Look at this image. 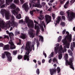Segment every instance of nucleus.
Masks as SVG:
<instances>
[{
	"label": "nucleus",
	"instance_id": "f257e3e1",
	"mask_svg": "<svg viewBox=\"0 0 75 75\" xmlns=\"http://www.w3.org/2000/svg\"><path fill=\"white\" fill-rule=\"evenodd\" d=\"M69 32L66 31V35H67L64 39L62 40V42L64 45H65V46L64 47V50L62 47V45H60L59 48H58L59 45L57 43L56 45V47H55L54 49V51L55 54H57L58 51V54H59L58 56V58L59 59H61L62 57V54H64V52L67 51V48H69V42L71 41V39L72 35L71 34L69 35Z\"/></svg>",
	"mask_w": 75,
	"mask_h": 75
},
{
	"label": "nucleus",
	"instance_id": "f03ea898",
	"mask_svg": "<svg viewBox=\"0 0 75 75\" xmlns=\"http://www.w3.org/2000/svg\"><path fill=\"white\" fill-rule=\"evenodd\" d=\"M31 42H27L26 44V47H25V50H27L26 52L25 55H24V59L27 61H29V54L30 52L31 51V48L33 49V51H34V45H32L31 47L30 46Z\"/></svg>",
	"mask_w": 75,
	"mask_h": 75
},
{
	"label": "nucleus",
	"instance_id": "7ed1b4c3",
	"mask_svg": "<svg viewBox=\"0 0 75 75\" xmlns=\"http://www.w3.org/2000/svg\"><path fill=\"white\" fill-rule=\"evenodd\" d=\"M34 22L35 23V29H37L36 31V35L38 36V33L39 31H40V27L39 26H40V28L41 29L42 31L43 32L44 31V28L43 27V25L44 26V27L45 28V23H44L43 21H41L40 22V25H37V24H38V23L35 20H34Z\"/></svg>",
	"mask_w": 75,
	"mask_h": 75
},
{
	"label": "nucleus",
	"instance_id": "20e7f679",
	"mask_svg": "<svg viewBox=\"0 0 75 75\" xmlns=\"http://www.w3.org/2000/svg\"><path fill=\"white\" fill-rule=\"evenodd\" d=\"M15 19L14 18V17L13 16H12L11 18V22L10 21H7L6 22V25H5L6 23H5L4 25V27L3 28L2 27H1V28H9L10 27V24H11V26H16L17 25V23L14 21Z\"/></svg>",
	"mask_w": 75,
	"mask_h": 75
},
{
	"label": "nucleus",
	"instance_id": "39448f33",
	"mask_svg": "<svg viewBox=\"0 0 75 75\" xmlns=\"http://www.w3.org/2000/svg\"><path fill=\"white\" fill-rule=\"evenodd\" d=\"M64 58L66 60V65H67V64L68 65H70V68H71L73 70H74V67H73V63H72V62L73 61V58H71L70 59L69 62H68V61L67 60V59L68 58V54H66L65 55Z\"/></svg>",
	"mask_w": 75,
	"mask_h": 75
},
{
	"label": "nucleus",
	"instance_id": "423d86ee",
	"mask_svg": "<svg viewBox=\"0 0 75 75\" xmlns=\"http://www.w3.org/2000/svg\"><path fill=\"white\" fill-rule=\"evenodd\" d=\"M6 57L7 58V60L8 61H11L12 59V57L11 56V54L10 53L7 52H4V53H2L1 54V57L2 59H4L6 58Z\"/></svg>",
	"mask_w": 75,
	"mask_h": 75
},
{
	"label": "nucleus",
	"instance_id": "0eeeda50",
	"mask_svg": "<svg viewBox=\"0 0 75 75\" xmlns=\"http://www.w3.org/2000/svg\"><path fill=\"white\" fill-rule=\"evenodd\" d=\"M0 13L2 14L3 17H4V14H5V16L6 20H9L10 18V12L6 11L5 9H1L0 11Z\"/></svg>",
	"mask_w": 75,
	"mask_h": 75
},
{
	"label": "nucleus",
	"instance_id": "6e6552de",
	"mask_svg": "<svg viewBox=\"0 0 75 75\" xmlns=\"http://www.w3.org/2000/svg\"><path fill=\"white\" fill-rule=\"evenodd\" d=\"M25 22L26 23H28V26L29 28H34V25L33 23V21L29 19V18L26 17Z\"/></svg>",
	"mask_w": 75,
	"mask_h": 75
},
{
	"label": "nucleus",
	"instance_id": "1a4fd4ad",
	"mask_svg": "<svg viewBox=\"0 0 75 75\" xmlns=\"http://www.w3.org/2000/svg\"><path fill=\"white\" fill-rule=\"evenodd\" d=\"M68 14L67 18L68 19L69 21H71L72 20L73 18L75 17V13L72 11H70L68 10L67 12Z\"/></svg>",
	"mask_w": 75,
	"mask_h": 75
},
{
	"label": "nucleus",
	"instance_id": "9d476101",
	"mask_svg": "<svg viewBox=\"0 0 75 75\" xmlns=\"http://www.w3.org/2000/svg\"><path fill=\"white\" fill-rule=\"evenodd\" d=\"M12 35H14V34H13V33H11L9 35L11 40L9 42V44H10V48L11 50H13V49H15V48H16V46H14V43H13V42H12V40H14V38H11V36H12Z\"/></svg>",
	"mask_w": 75,
	"mask_h": 75
},
{
	"label": "nucleus",
	"instance_id": "9b49d317",
	"mask_svg": "<svg viewBox=\"0 0 75 75\" xmlns=\"http://www.w3.org/2000/svg\"><path fill=\"white\" fill-rule=\"evenodd\" d=\"M35 0H30V3H34L35 2ZM38 4H33V7H38V8H41L42 6H41L40 3V0H37Z\"/></svg>",
	"mask_w": 75,
	"mask_h": 75
},
{
	"label": "nucleus",
	"instance_id": "f8f14e48",
	"mask_svg": "<svg viewBox=\"0 0 75 75\" xmlns=\"http://www.w3.org/2000/svg\"><path fill=\"white\" fill-rule=\"evenodd\" d=\"M47 24H48L51 21V17L48 15H46L45 16Z\"/></svg>",
	"mask_w": 75,
	"mask_h": 75
},
{
	"label": "nucleus",
	"instance_id": "ddd939ff",
	"mask_svg": "<svg viewBox=\"0 0 75 75\" xmlns=\"http://www.w3.org/2000/svg\"><path fill=\"white\" fill-rule=\"evenodd\" d=\"M33 30L31 29H30L28 31V34L29 35L30 37L32 38L34 37V35L33 33Z\"/></svg>",
	"mask_w": 75,
	"mask_h": 75
},
{
	"label": "nucleus",
	"instance_id": "4468645a",
	"mask_svg": "<svg viewBox=\"0 0 75 75\" xmlns=\"http://www.w3.org/2000/svg\"><path fill=\"white\" fill-rule=\"evenodd\" d=\"M22 8L25 9V10L26 12H27L28 11V4L27 3H25L24 4H23L22 6Z\"/></svg>",
	"mask_w": 75,
	"mask_h": 75
},
{
	"label": "nucleus",
	"instance_id": "2eb2a0df",
	"mask_svg": "<svg viewBox=\"0 0 75 75\" xmlns=\"http://www.w3.org/2000/svg\"><path fill=\"white\" fill-rule=\"evenodd\" d=\"M4 24H5V22L4 21L0 18V27L4 28L5 27L4 26Z\"/></svg>",
	"mask_w": 75,
	"mask_h": 75
},
{
	"label": "nucleus",
	"instance_id": "dca6fc26",
	"mask_svg": "<svg viewBox=\"0 0 75 75\" xmlns=\"http://www.w3.org/2000/svg\"><path fill=\"white\" fill-rule=\"evenodd\" d=\"M50 74L51 75H52L54 74H56V69H50Z\"/></svg>",
	"mask_w": 75,
	"mask_h": 75
},
{
	"label": "nucleus",
	"instance_id": "f3484780",
	"mask_svg": "<svg viewBox=\"0 0 75 75\" xmlns=\"http://www.w3.org/2000/svg\"><path fill=\"white\" fill-rule=\"evenodd\" d=\"M75 42H73L71 43L70 46V48L71 50H72V51H73V50H74V48H75Z\"/></svg>",
	"mask_w": 75,
	"mask_h": 75
},
{
	"label": "nucleus",
	"instance_id": "a211bd4d",
	"mask_svg": "<svg viewBox=\"0 0 75 75\" xmlns=\"http://www.w3.org/2000/svg\"><path fill=\"white\" fill-rule=\"evenodd\" d=\"M10 8H13V9H15L16 8V6L14 4H11L10 7H8V8L9 9Z\"/></svg>",
	"mask_w": 75,
	"mask_h": 75
},
{
	"label": "nucleus",
	"instance_id": "6ab92c4d",
	"mask_svg": "<svg viewBox=\"0 0 75 75\" xmlns=\"http://www.w3.org/2000/svg\"><path fill=\"white\" fill-rule=\"evenodd\" d=\"M9 49V45H5L3 48L4 50H8Z\"/></svg>",
	"mask_w": 75,
	"mask_h": 75
},
{
	"label": "nucleus",
	"instance_id": "aec40b11",
	"mask_svg": "<svg viewBox=\"0 0 75 75\" xmlns=\"http://www.w3.org/2000/svg\"><path fill=\"white\" fill-rule=\"evenodd\" d=\"M69 1H68L64 6V7L65 8H68V6L69 4Z\"/></svg>",
	"mask_w": 75,
	"mask_h": 75
},
{
	"label": "nucleus",
	"instance_id": "412c9836",
	"mask_svg": "<svg viewBox=\"0 0 75 75\" xmlns=\"http://www.w3.org/2000/svg\"><path fill=\"white\" fill-rule=\"evenodd\" d=\"M11 11L12 13H13L14 16H16L17 14H18V13L16 12L15 10H11Z\"/></svg>",
	"mask_w": 75,
	"mask_h": 75
},
{
	"label": "nucleus",
	"instance_id": "4be33fe9",
	"mask_svg": "<svg viewBox=\"0 0 75 75\" xmlns=\"http://www.w3.org/2000/svg\"><path fill=\"white\" fill-rule=\"evenodd\" d=\"M21 37L22 38H23V39H24L26 37V35L25 34H22Z\"/></svg>",
	"mask_w": 75,
	"mask_h": 75
},
{
	"label": "nucleus",
	"instance_id": "5701e85b",
	"mask_svg": "<svg viewBox=\"0 0 75 75\" xmlns=\"http://www.w3.org/2000/svg\"><path fill=\"white\" fill-rule=\"evenodd\" d=\"M13 0H6V3L7 5L9 4V3L10 2H11V1H13Z\"/></svg>",
	"mask_w": 75,
	"mask_h": 75
},
{
	"label": "nucleus",
	"instance_id": "b1692460",
	"mask_svg": "<svg viewBox=\"0 0 75 75\" xmlns=\"http://www.w3.org/2000/svg\"><path fill=\"white\" fill-rule=\"evenodd\" d=\"M16 17L17 19H20V18H21V14H19L18 15L16 16Z\"/></svg>",
	"mask_w": 75,
	"mask_h": 75
},
{
	"label": "nucleus",
	"instance_id": "393cba45",
	"mask_svg": "<svg viewBox=\"0 0 75 75\" xmlns=\"http://www.w3.org/2000/svg\"><path fill=\"white\" fill-rule=\"evenodd\" d=\"M60 25H62V27H64V26L65 25V22H61L60 23Z\"/></svg>",
	"mask_w": 75,
	"mask_h": 75
},
{
	"label": "nucleus",
	"instance_id": "a878e982",
	"mask_svg": "<svg viewBox=\"0 0 75 75\" xmlns=\"http://www.w3.org/2000/svg\"><path fill=\"white\" fill-rule=\"evenodd\" d=\"M35 11H36V10H33L32 11H30V14H31L32 16H33V13H34V12Z\"/></svg>",
	"mask_w": 75,
	"mask_h": 75
},
{
	"label": "nucleus",
	"instance_id": "bb28decb",
	"mask_svg": "<svg viewBox=\"0 0 75 75\" xmlns=\"http://www.w3.org/2000/svg\"><path fill=\"white\" fill-rule=\"evenodd\" d=\"M54 57V53L53 52H52L51 53V54L48 57V58H51V57Z\"/></svg>",
	"mask_w": 75,
	"mask_h": 75
},
{
	"label": "nucleus",
	"instance_id": "cd10ccee",
	"mask_svg": "<svg viewBox=\"0 0 75 75\" xmlns=\"http://www.w3.org/2000/svg\"><path fill=\"white\" fill-rule=\"evenodd\" d=\"M60 17H59L57 19V20L56 21L57 23H58V24H59V21H60Z\"/></svg>",
	"mask_w": 75,
	"mask_h": 75
},
{
	"label": "nucleus",
	"instance_id": "c85d7f7f",
	"mask_svg": "<svg viewBox=\"0 0 75 75\" xmlns=\"http://www.w3.org/2000/svg\"><path fill=\"white\" fill-rule=\"evenodd\" d=\"M68 53H69V55H70L71 56L72 55V53L70 50L68 49Z\"/></svg>",
	"mask_w": 75,
	"mask_h": 75
},
{
	"label": "nucleus",
	"instance_id": "c756f323",
	"mask_svg": "<svg viewBox=\"0 0 75 75\" xmlns=\"http://www.w3.org/2000/svg\"><path fill=\"white\" fill-rule=\"evenodd\" d=\"M62 39V36H59L58 38V42H59L61 41V39Z\"/></svg>",
	"mask_w": 75,
	"mask_h": 75
},
{
	"label": "nucleus",
	"instance_id": "7c9ffc66",
	"mask_svg": "<svg viewBox=\"0 0 75 75\" xmlns=\"http://www.w3.org/2000/svg\"><path fill=\"white\" fill-rule=\"evenodd\" d=\"M61 71V69H60V68L58 67L57 68V71L58 74H59V72H60V71Z\"/></svg>",
	"mask_w": 75,
	"mask_h": 75
},
{
	"label": "nucleus",
	"instance_id": "2f4dec72",
	"mask_svg": "<svg viewBox=\"0 0 75 75\" xmlns=\"http://www.w3.org/2000/svg\"><path fill=\"white\" fill-rule=\"evenodd\" d=\"M53 61L54 63L56 62L57 63H58V61L57 60V59L55 58H54L53 59Z\"/></svg>",
	"mask_w": 75,
	"mask_h": 75
},
{
	"label": "nucleus",
	"instance_id": "473e14b6",
	"mask_svg": "<svg viewBox=\"0 0 75 75\" xmlns=\"http://www.w3.org/2000/svg\"><path fill=\"white\" fill-rule=\"evenodd\" d=\"M39 37L40 38V39H39V41H40V39H41V41L42 42H43V37L41 35H39Z\"/></svg>",
	"mask_w": 75,
	"mask_h": 75
},
{
	"label": "nucleus",
	"instance_id": "72a5a7b5",
	"mask_svg": "<svg viewBox=\"0 0 75 75\" xmlns=\"http://www.w3.org/2000/svg\"><path fill=\"white\" fill-rule=\"evenodd\" d=\"M22 58H23V56L21 55H19L18 57V59H21Z\"/></svg>",
	"mask_w": 75,
	"mask_h": 75
},
{
	"label": "nucleus",
	"instance_id": "f704fd0d",
	"mask_svg": "<svg viewBox=\"0 0 75 75\" xmlns=\"http://www.w3.org/2000/svg\"><path fill=\"white\" fill-rule=\"evenodd\" d=\"M19 33H20V32H19V31H18V30H16L15 32V34L16 35L17 34H18Z\"/></svg>",
	"mask_w": 75,
	"mask_h": 75
},
{
	"label": "nucleus",
	"instance_id": "c9c22d12",
	"mask_svg": "<svg viewBox=\"0 0 75 75\" xmlns=\"http://www.w3.org/2000/svg\"><path fill=\"white\" fill-rule=\"evenodd\" d=\"M36 73L38 75H39L40 74V70H39V69H38L36 70Z\"/></svg>",
	"mask_w": 75,
	"mask_h": 75
},
{
	"label": "nucleus",
	"instance_id": "e433bc0d",
	"mask_svg": "<svg viewBox=\"0 0 75 75\" xmlns=\"http://www.w3.org/2000/svg\"><path fill=\"white\" fill-rule=\"evenodd\" d=\"M40 16L39 17V20H42L44 18V16L42 15H40Z\"/></svg>",
	"mask_w": 75,
	"mask_h": 75
},
{
	"label": "nucleus",
	"instance_id": "4c0bfd02",
	"mask_svg": "<svg viewBox=\"0 0 75 75\" xmlns=\"http://www.w3.org/2000/svg\"><path fill=\"white\" fill-rule=\"evenodd\" d=\"M52 16L53 17V20H54L55 18V15L54 13H52Z\"/></svg>",
	"mask_w": 75,
	"mask_h": 75
},
{
	"label": "nucleus",
	"instance_id": "58836bf2",
	"mask_svg": "<svg viewBox=\"0 0 75 75\" xmlns=\"http://www.w3.org/2000/svg\"><path fill=\"white\" fill-rule=\"evenodd\" d=\"M17 51H13V54L14 55H16V54H17Z\"/></svg>",
	"mask_w": 75,
	"mask_h": 75
},
{
	"label": "nucleus",
	"instance_id": "ea45409f",
	"mask_svg": "<svg viewBox=\"0 0 75 75\" xmlns=\"http://www.w3.org/2000/svg\"><path fill=\"white\" fill-rule=\"evenodd\" d=\"M14 3H19V1L18 0H14Z\"/></svg>",
	"mask_w": 75,
	"mask_h": 75
},
{
	"label": "nucleus",
	"instance_id": "a19ab883",
	"mask_svg": "<svg viewBox=\"0 0 75 75\" xmlns=\"http://www.w3.org/2000/svg\"><path fill=\"white\" fill-rule=\"evenodd\" d=\"M6 7L7 5H5V4H3V5L1 6V8H4L5 7Z\"/></svg>",
	"mask_w": 75,
	"mask_h": 75
},
{
	"label": "nucleus",
	"instance_id": "79ce46f5",
	"mask_svg": "<svg viewBox=\"0 0 75 75\" xmlns=\"http://www.w3.org/2000/svg\"><path fill=\"white\" fill-rule=\"evenodd\" d=\"M20 1H21V4H23V3L24 2V0H20Z\"/></svg>",
	"mask_w": 75,
	"mask_h": 75
},
{
	"label": "nucleus",
	"instance_id": "37998d69",
	"mask_svg": "<svg viewBox=\"0 0 75 75\" xmlns=\"http://www.w3.org/2000/svg\"><path fill=\"white\" fill-rule=\"evenodd\" d=\"M65 32H66V29H64L63 30L62 33L63 34H65Z\"/></svg>",
	"mask_w": 75,
	"mask_h": 75
},
{
	"label": "nucleus",
	"instance_id": "c03bdc74",
	"mask_svg": "<svg viewBox=\"0 0 75 75\" xmlns=\"http://www.w3.org/2000/svg\"><path fill=\"white\" fill-rule=\"evenodd\" d=\"M60 14L61 16H62V15H64L65 14L63 12H61L60 13Z\"/></svg>",
	"mask_w": 75,
	"mask_h": 75
},
{
	"label": "nucleus",
	"instance_id": "a18cd8bd",
	"mask_svg": "<svg viewBox=\"0 0 75 75\" xmlns=\"http://www.w3.org/2000/svg\"><path fill=\"white\" fill-rule=\"evenodd\" d=\"M23 20H21L19 21V24L23 23Z\"/></svg>",
	"mask_w": 75,
	"mask_h": 75
},
{
	"label": "nucleus",
	"instance_id": "49530a36",
	"mask_svg": "<svg viewBox=\"0 0 75 75\" xmlns=\"http://www.w3.org/2000/svg\"><path fill=\"white\" fill-rule=\"evenodd\" d=\"M16 10L17 11H20V9L19 8L17 7L16 8Z\"/></svg>",
	"mask_w": 75,
	"mask_h": 75
},
{
	"label": "nucleus",
	"instance_id": "de8ad7c7",
	"mask_svg": "<svg viewBox=\"0 0 75 75\" xmlns=\"http://www.w3.org/2000/svg\"><path fill=\"white\" fill-rule=\"evenodd\" d=\"M4 38H7L8 39V38H9V37H8V36L6 35H4Z\"/></svg>",
	"mask_w": 75,
	"mask_h": 75
},
{
	"label": "nucleus",
	"instance_id": "09e8293b",
	"mask_svg": "<svg viewBox=\"0 0 75 75\" xmlns=\"http://www.w3.org/2000/svg\"><path fill=\"white\" fill-rule=\"evenodd\" d=\"M75 0H71L70 2L71 3H74L75 2Z\"/></svg>",
	"mask_w": 75,
	"mask_h": 75
},
{
	"label": "nucleus",
	"instance_id": "8fccbe9b",
	"mask_svg": "<svg viewBox=\"0 0 75 75\" xmlns=\"http://www.w3.org/2000/svg\"><path fill=\"white\" fill-rule=\"evenodd\" d=\"M62 19L64 20H65V16H62Z\"/></svg>",
	"mask_w": 75,
	"mask_h": 75
},
{
	"label": "nucleus",
	"instance_id": "3c124183",
	"mask_svg": "<svg viewBox=\"0 0 75 75\" xmlns=\"http://www.w3.org/2000/svg\"><path fill=\"white\" fill-rule=\"evenodd\" d=\"M45 60L44 59H43L42 60V64H44V62H45Z\"/></svg>",
	"mask_w": 75,
	"mask_h": 75
},
{
	"label": "nucleus",
	"instance_id": "603ef678",
	"mask_svg": "<svg viewBox=\"0 0 75 75\" xmlns=\"http://www.w3.org/2000/svg\"><path fill=\"white\" fill-rule=\"evenodd\" d=\"M54 1H55V0H50V2L51 3H53V2H54Z\"/></svg>",
	"mask_w": 75,
	"mask_h": 75
},
{
	"label": "nucleus",
	"instance_id": "864d4df0",
	"mask_svg": "<svg viewBox=\"0 0 75 75\" xmlns=\"http://www.w3.org/2000/svg\"><path fill=\"white\" fill-rule=\"evenodd\" d=\"M3 47V44L2 43H0V47Z\"/></svg>",
	"mask_w": 75,
	"mask_h": 75
},
{
	"label": "nucleus",
	"instance_id": "5fc2aeb1",
	"mask_svg": "<svg viewBox=\"0 0 75 75\" xmlns=\"http://www.w3.org/2000/svg\"><path fill=\"white\" fill-rule=\"evenodd\" d=\"M43 54L44 55H45V58H46V57H47V54H45V53L44 52H43Z\"/></svg>",
	"mask_w": 75,
	"mask_h": 75
},
{
	"label": "nucleus",
	"instance_id": "6e6d98bb",
	"mask_svg": "<svg viewBox=\"0 0 75 75\" xmlns=\"http://www.w3.org/2000/svg\"><path fill=\"white\" fill-rule=\"evenodd\" d=\"M48 4L50 6H52V4L50 3H48Z\"/></svg>",
	"mask_w": 75,
	"mask_h": 75
},
{
	"label": "nucleus",
	"instance_id": "4d7b16f0",
	"mask_svg": "<svg viewBox=\"0 0 75 75\" xmlns=\"http://www.w3.org/2000/svg\"><path fill=\"white\" fill-rule=\"evenodd\" d=\"M38 62L39 65H41V62L40 61H38Z\"/></svg>",
	"mask_w": 75,
	"mask_h": 75
},
{
	"label": "nucleus",
	"instance_id": "13d9d810",
	"mask_svg": "<svg viewBox=\"0 0 75 75\" xmlns=\"http://www.w3.org/2000/svg\"><path fill=\"white\" fill-rule=\"evenodd\" d=\"M1 4H4V1L3 0L1 2Z\"/></svg>",
	"mask_w": 75,
	"mask_h": 75
},
{
	"label": "nucleus",
	"instance_id": "bf43d9fd",
	"mask_svg": "<svg viewBox=\"0 0 75 75\" xmlns=\"http://www.w3.org/2000/svg\"><path fill=\"white\" fill-rule=\"evenodd\" d=\"M42 4L43 6H45V2H42Z\"/></svg>",
	"mask_w": 75,
	"mask_h": 75
},
{
	"label": "nucleus",
	"instance_id": "052dcab7",
	"mask_svg": "<svg viewBox=\"0 0 75 75\" xmlns=\"http://www.w3.org/2000/svg\"><path fill=\"white\" fill-rule=\"evenodd\" d=\"M42 11H40V16H41V14H42Z\"/></svg>",
	"mask_w": 75,
	"mask_h": 75
},
{
	"label": "nucleus",
	"instance_id": "680f3d73",
	"mask_svg": "<svg viewBox=\"0 0 75 75\" xmlns=\"http://www.w3.org/2000/svg\"><path fill=\"white\" fill-rule=\"evenodd\" d=\"M19 43H18V45H19V44H21V40L19 39Z\"/></svg>",
	"mask_w": 75,
	"mask_h": 75
},
{
	"label": "nucleus",
	"instance_id": "e2e57ef3",
	"mask_svg": "<svg viewBox=\"0 0 75 75\" xmlns=\"http://www.w3.org/2000/svg\"><path fill=\"white\" fill-rule=\"evenodd\" d=\"M53 66L54 67H57V64H54L53 65Z\"/></svg>",
	"mask_w": 75,
	"mask_h": 75
},
{
	"label": "nucleus",
	"instance_id": "0e129e2a",
	"mask_svg": "<svg viewBox=\"0 0 75 75\" xmlns=\"http://www.w3.org/2000/svg\"><path fill=\"white\" fill-rule=\"evenodd\" d=\"M65 0H63V1H61L60 3H61V4H62V3H64V1H65Z\"/></svg>",
	"mask_w": 75,
	"mask_h": 75
},
{
	"label": "nucleus",
	"instance_id": "69168bd1",
	"mask_svg": "<svg viewBox=\"0 0 75 75\" xmlns=\"http://www.w3.org/2000/svg\"><path fill=\"white\" fill-rule=\"evenodd\" d=\"M33 61L35 62V63H36L37 62V60L35 59L33 60Z\"/></svg>",
	"mask_w": 75,
	"mask_h": 75
},
{
	"label": "nucleus",
	"instance_id": "338daca9",
	"mask_svg": "<svg viewBox=\"0 0 75 75\" xmlns=\"http://www.w3.org/2000/svg\"><path fill=\"white\" fill-rule=\"evenodd\" d=\"M21 49L22 51V50H24V46H22V47L21 48Z\"/></svg>",
	"mask_w": 75,
	"mask_h": 75
},
{
	"label": "nucleus",
	"instance_id": "774afa93",
	"mask_svg": "<svg viewBox=\"0 0 75 75\" xmlns=\"http://www.w3.org/2000/svg\"><path fill=\"white\" fill-rule=\"evenodd\" d=\"M51 59H50L49 61V63H51Z\"/></svg>",
	"mask_w": 75,
	"mask_h": 75
}]
</instances>
